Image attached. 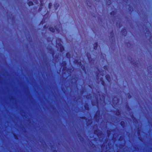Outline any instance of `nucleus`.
I'll use <instances>...</instances> for the list:
<instances>
[{"instance_id":"nucleus-1","label":"nucleus","mask_w":152,"mask_h":152,"mask_svg":"<svg viewBox=\"0 0 152 152\" xmlns=\"http://www.w3.org/2000/svg\"><path fill=\"white\" fill-rule=\"evenodd\" d=\"M57 47L61 51H62L64 50V48L63 46L60 43L58 44L57 45Z\"/></svg>"},{"instance_id":"nucleus-2","label":"nucleus","mask_w":152,"mask_h":152,"mask_svg":"<svg viewBox=\"0 0 152 152\" xmlns=\"http://www.w3.org/2000/svg\"><path fill=\"white\" fill-rule=\"evenodd\" d=\"M49 29L50 31L52 32H53L55 31V29L52 27H50Z\"/></svg>"},{"instance_id":"nucleus-3","label":"nucleus","mask_w":152,"mask_h":152,"mask_svg":"<svg viewBox=\"0 0 152 152\" xmlns=\"http://www.w3.org/2000/svg\"><path fill=\"white\" fill-rule=\"evenodd\" d=\"M100 75H102V76H103V75H102V73H101V72H100V73L99 74H98L97 75V77H98L99 78L100 76Z\"/></svg>"},{"instance_id":"nucleus-4","label":"nucleus","mask_w":152,"mask_h":152,"mask_svg":"<svg viewBox=\"0 0 152 152\" xmlns=\"http://www.w3.org/2000/svg\"><path fill=\"white\" fill-rule=\"evenodd\" d=\"M54 7L56 8H57L58 7V4L57 3H55L54 4Z\"/></svg>"},{"instance_id":"nucleus-5","label":"nucleus","mask_w":152,"mask_h":152,"mask_svg":"<svg viewBox=\"0 0 152 152\" xmlns=\"http://www.w3.org/2000/svg\"><path fill=\"white\" fill-rule=\"evenodd\" d=\"M33 4V3L32 1H30L28 3V4L30 6L32 5Z\"/></svg>"},{"instance_id":"nucleus-6","label":"nucleus","mask_w":152,"mask_h":152,"mask_svg":"<svg viewBox=\"0 0 152 152\" xmlns=\"http://www.w3.org/2000/svg\"><path fill=\"white\" fill-rule=\"evenodd\" d=\"M109 76H107V75L106 76V79H107V80L108 81H110V79H109Z\"/></svg>"},{"instance_id":"nucleus-7","label":"nucleus","mask_w":152,"mask_h":152,"mask_svg":"<svg viewBox=\"0 0 152 152\" xmlns=\"http://www.w3.org/2000/svg\"><path fill=\"white\" fill-rule=\"evenodd\" d=\"M97 45L96 44L94 46V49H96L97 48Z\"/></svg>"},{"instance_id":"nucleus-8","label":"nucleus","mask_w":152,"mask_h":152,"mask_svg":"<svg viewBox=\"0 0 152 152\" xmlns=\"http://www.w3.org/2000/svg\"><path fill=\"white\" fill-rule=\"evenodd\" d=\"M70 55L69 53H67L66 54V56L67 57H69L70 56Z\"/></svg>"},{"instance_id":"nucleus-9","label":"nucleus","mask_w":152,"mask_h":152,"mask_svg":"<svg viewBox=\"0 0 152 152\" xmlns=\"http://www.w3.org/2000/svg\"><path fill=\"white\" fill-rule=\"evenodd\" d=\"M52 6V4L51 3H49V8H51V7Z\"/></svg>"},{"instance_id":"nucleus-10","label":"nucleus","mask_w":152,"mask_h":152,"mask_svg":"<svg viewBox=\"0 0 152 152\" xmlns=\"http://www.w3.org/2000/svg\"><path fill=\"white\" fill-rule=\"evenodd\" d=\"M124 122H123V121H122L121 122V125H122V124H124Z\"/></svg>"},{"instance_id":"nucleus-11","label":"nucleus","mask_w":152,"mask_h":152,"mask_svg":"<svg viewBox=\"0 0 152 152\" xmlns=\"http://www.w3.org/2000/svg\"><path fill=\"white\" fill-rule=\"evenodd\" d=\"M107 69V67L106 66V67H105V68H104V69Z\"/></svg>"},{"instance_id":"nucleus-12","label":"nucleus","mask_w":152,"mask_h":152,"mask_svg":"<svg viewBox=\"0 0 152 152\" xmlns=\"http://www.w3.org/2000/svg\"><path fill=\"white\" fill-rule=\"evenodd\" d=\"M78 64L80 65V63H79V62H78Z\"/></svg>"},{"instance_id":"nucleus-13","label":"nucleus","mask_w":152,"mask_h":152,"mask_svg":"<svg viewBox=\"0 0 152 152\" xmlns=\"http://www.w3.org/2000/svg\"><path fill=\"white\" fill-rule=\"evenodd\" d=\"M101 78V80H102V78Z\"/></svg>"},{"instance_id":"nucleus-14","label":"nucleus","mask_w":152,"mask_h":152,"mask_svg":"<svg viewBox=\"0 0 152 152\" xmlns=\"http://www.w3.org/2000/svg\"><path fill=\"white\" fill-rule=\"evenodd\" d=\"M55 29H56V30L57 29V28H56H56H55Z\"/></svg>"}]
</instances>
